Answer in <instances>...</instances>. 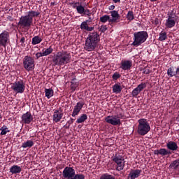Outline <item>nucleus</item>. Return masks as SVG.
Here are the masks:
<instances>
[{
	"mask_svg": "<svg viewBox=\"0 0 179 179\" xmlns=\"http://www.w3.org/2000/svg\"><path fill=\"white\" fill-rule=\"evenodd\" d=\"M114 9H115V6L112 5L109 6V10H114Z\"/></svg>",
	"mask_w": 179,
	"mask_h": 179,
	"instance_id": "nucleus-48",
	"label": "nucleus"
},
{
	"mask_svg": "<svg viewBox=\"0 0 179 179\" xmlns=\"http://www.w3.org/2000/svg\"><path fill=\"white\" fill-rule=\"evenodd\" d=\"M7 19L8 20H10V22H13V16L9 15V16L7 17Z\"/></svg>",
	"mask_w": 179,
	"mask_h": 179,
	"instance_id": "nucleus-47",
	"label": "nucleus"
},
{
	"mask_svg": "<svg viewBox=\"0 0 179 179\" xmlns=\"http://www.w3.org/2000/svg\"><path fill=\"white\" fill-rule=\"evenodd\" d=\"M70 121L73 122V121H75V119L71 118V119H70Z\"/></svg>",
	"mask_w": 179,
	"mask_h": 179,
	"instance_id": "nucleus-55",
	"label": "nucleus"
},
{
	"mask_svg": "<svg viewBox=\"0 0 179 179\" xmlns=\"http://www.w3.org/2000/svg\"><path fill=\"white\" fill-rule=\"evenodd\" d=\"M83 106H85V102L83 101H80L76 103V105L74 106L73 113H72V117H76L80 113V110L83 108Z\"/></svg>",
	"mask_w": 179,
	"mask_h": 179,
	"instance_id": "nucleus-12",
	"label": "nucleus"
},
{
	"mask_svg": "<svg viewBox=\"0 0 179 179\" xmlns=\"http://www.w3.org/2000/svg\"><path fill=\"white\" fill-rule=\"evenodd\" d=\"M154 155H161L162 156H167V155H171V151H169L166 148H161L154 151Z\"/></svg>",
	"mask_w": 179,
	"mask_h": 179,
	"instance_id": "nucleus-18",
	"label": "nucleus"
},
{
	"mask_svg": "<svg viewBox=\"0 0 179 179\" xmlns=\"http://www.w3.org/2000/svg\"><path fill=\"white\" fill-rule=\"evenodd\" d=\"M23 66L24 69L27 71V72L33 71L35 66L34 59L30 56H25L23 59Z\"/></svg>",
	"mask_w": 179,
	"mask_h": 179,
	"instance_id": "nucleus-9",
	"label": "nucleus"
},
{
	"mask_svg": "<svg viewBox=\"0 0 179 179\" xmlns=\"http://www.w3.org/2000/svg\"><path fill=\"white\" fill-rule=\"evenodd\" d=\"M148 37H149V34H148L147 31H141L138 32H135L134 34V42L131 45L134 47H139L141 44H143L146 40H148Z\"/></svg>",
	"mask_w": 179,
	"mask_h": 179,
	"instance_id": "nucleus-4",
	"label": "nucleus"
},
{
	"mask_svg": "<svg viewBox=\"0 0 179 179\" xmlns=\"http://www.w3.org/2000/svg\"><path fill=\"white\" fill-rule=\"evenodd\" d=\"M72 179H85V175H83V174H75Z\"/></svg>",
	"mask_w": 179,
	"mask_h": 179,
	"instance_id": "nucleus-39",
	"label": "nucleus"
},
{
	"mask_svg": "<svg viewBox=\"0 0 179 179\" xmlns=\"http://www.w3.org/2000/svg\"><path fill=\"white\" fill-rule=\"evenodd\" d=\"M75 176V169L72 167L66 166L63 171L64 178L71 179Z\"/></svg>",
	"mask_w": 179,
	"mask_h": 179,
	"instance_id": "nucleus-11",
	"label": "nucleus"
},
{
	"mask_svg": "<svg viewBox=\"0 0 179 179\" xmlns=\"http://www.w3.org/2000/svg\"><path fill=\"white\" fill-rule=\"evenodd\" d=\"M115 3H117V2H121V0H113Z\"/></svg>",
	"mask_w": 179,
	"mask_h": 179,
	"instance_id": "nucleus-52",
	"label": "nucleus"
},
{
	"mask_svg": "<svg viewBox=\"0 0 179 179\" xmlns=\"http://www.w3.org/2000/svg\"><path fill=\"white\" fill-rule=\"evenodd\" d=\"M26 41V38L24 37L21 38L20 43H21L22 47L24 45V42Z\"/></svg>",
	"mask_w": 179,
	"mask_h": 179,
	"instance_id": "nucleus-46",
	"label": "nucleus"
},
{
	"mask_svg": "<svg viewBox=\"0 0 179 179\" xmlns=\"http://www.w3.org/2000/svg\"><path fill=\"white\" fill-rule=\"evenodd\" d=\"M99 41L100 36L99 34H97V32L90 33L85 41L84 49L85 51H94Z\"/></svg>",
	"mask_w": 179,
	"mask_h": 179,
	"instance_id": "nucleus-1",
	"label": "nucleus"
},
{
	"mask_svg": "<svg viewBox=\"0 0 179 179\" xmlns=\"http://www.w3.org/2000/svg\"><path fill=\"white\" fill-rule=\"evenodd\" d=\"M11 89L15 93H24V90H26V83L23 80H17L13 83Z\"/></svg>",
	"mask_w": 179,
	"mask_h": 179,
	"instance_id": "nucleus-8",
	"label": "nucleus"
},
{
	"mask_svg": "<svg viewBox=\"0 0 179 179\" xmlns=\"http://www.w3.org/2000/svg\"><path fill=\"white\" fill-rule=\"evenodd\" d=\"M167 75L168 76H170L171 78H173V76H177V71H174V67H170L167 70Z\"/></svg>",
	"mask_w": 179,
	"mask_h": 179,
	"instance_id": "nucleus-26",
	"label": "nucleus"
},
{
	"mask_svg": "<svg viewBox=\"0 0 179 179\" xmlns=\"http://www.w3.org/2000/svg\"><path fill=\"white\" fill-rule=\"evenodd\" d=\"M110 20H111L110 15H103L100 17V22H101V23H106V22H110Z\"/></svg>",
	"mask_w": 179,
	"mask_h": 179,
	"instance_id": "nucleus-32",
	"label": "nucleus"
},
{
	"mask_svg": "<svg viewBox=\"0 0 179 179\" xmlns=\"http://www.w3.org/2000/svg\"><path fill=\"white\" fill-rule=\"evenodd\" d=\"M75 5H79V2L76 3Z\"/></svg>",
	"mask_w": 179,
	"mask_h": 179,
	"instance_id": "nucleus-56",
	"label": "nucleus"
},
{
	"mask_svg": "<svg viewBox=\"0 0 179 179\" xmlns=\"http://www.w3.org/2000/svg\"><path fill=\"white\" fill-rule=\"evenodd\" d=\"M2 118V115L0 114V120Z\"/></svg>",
	"mask_w": 179,
	"mask_h": 179,
	"instance_id": "nucleus-57",
	"label": "nucleus"
},
{
	"mask_svg": "<svg viewBox=\"0 0 179 179\" xmlns=\"http://www.w3.org/2000/svg\"><path fill=\"white\" fill-rule=\"evenodd\" d=\"M166 148L172 152H176L178 149V145L174 141H169L166 143Z\"/></svg>",
	"mask_w": 179,
	"mask_h": 179,
	"instance_id": "nucleus-19",
	"label": "nucleus"
},
{
	"mask_svg": "<svg viewBox=\"0 0 179 179\" xmlns=\"http://www.w3.org/2000/svg\"><path fill=\"white\" fill-rule=\"evenodd\" d=\"M86 120H87V115L83 114L76 120V122L77 124H82L85 122Z\"/></svg>",
	"mask_w": 179,
	"mask_h": 179,
	"instance_id": "nucleus-28",
	"label": "nucleus"
},
{
	"mask_svg": "<svg viewBox=\"0 0 179 179\" xmlns=\"http://www.w3.org/2000/svg\"><path fill=\"white\" fill-rule=\"evenodd\" d=\"M78 83H76V84H71V90L73 92H75V90H76V87H78Z\"/></svg>",
	"mask_w": 179,
	"mask_h": 179,
	"instance_id": "nucleus-42",
	"label": "nucleus"
},
{
	"mask_svg": "<svg viewBox=\"0 0 179 179\" xmlns=\"http://www.w3.org/2000/svg\"><path fill=\"white\" fill-rule=\"evenodd\" d=\"M67 124H68V125H72V124H73V122L71 120H69L67 122Z\"/></svg>",
	"mask_w": 179,
	"mask_h": 179,
	"instance_id": "nucleus-50",
	"label": "nucleus"
},
{
	"mask_svg": "<svg viewBox=\"0 0 179 179\" xmlns=\"http://www.w3.org/2000/svg\"><path fill=\"white\" fill-rule=\"evenodd\" d=\"M0 131H1L0 135H6L8 132H10V131L8 129V127L6 125H3L1 128H0Z\"/></svg>",
	"mask_w": 179,
	"mask_h": 179,
	"instance_id": "nucleus-33",
	"label": "nucleus"
},
{
	"mask_svg": "<svg viewBox=\"0 0 179 179\" xmlns=\"http://www.w3.org/2000/svg\"><path fill=\"white\" fill-rule=\"evenodd\" d=\"M0 106H1V102H0Z\"/></svg>",
	"mask_w": 179,
	"mask_h": 179,
	"instance_id": "nucleus-58",
	"label": "nucleus"
},
{
	"mask_svg": "<svg viewBox=\"0 0 179 179\" xmlns=\"http://www.w3.org/2000/svg\"><path fill=\"white\" fill-rule=\"evenodd\" d=\"M85 22H87V23H90L92 22V17H90L89 19Z\"/></svg>",
	"mask_w": 179,
	"mask_h": 179,
	"instance_id": "nucleus-51",
	"label": "nucleus"
},
{
	"mask_svg": "<svg viewBox=\"0 0 179 179\" xmlns=\"http://www.w3.org/2000/svg\"><path fill=\"white\" fill-rule=\"evenodd\" d=\"M128 20H134V12L133 11H129L127 16Z\"/></svg>",
	"mask_w": 179,
	"mask_h": 179,
	"instance_id": "nucleus-37",
	"label": "nucleus"
},
{
	"mask_svg": "<svg viewBox=\"0 0 179 179\" xmlns=\"http://www.w3.org/2000/svg\"><path fill=\"white\" fill-rule=\"evenodd\" d=\"M138 122L137 134L141 136H145L150 131V124L146 119H140Z\"/></svg>",
	"mask_w": 179,
	"mask_h": 179,
	"instance_id": "nucleus-5",
	"label": "nucleus"
},
{
	"mask_svg": "<svg viewBox=\"0 0 179 179\" xmlns=\"http://www.w3.org/2000/svg\"><path fill=\"white\" fill-rule=\"evenodd\" d=\"M33 121V115L30 112H27L22 115V124H30Z\"/></svg>",
	"mask_w": 179,
	"mask_h": 179,
	"instance_id": "nucleus-13",
	"label": "nucleus"
},
{
	"mask_svg": "<svg viewBox=\"0 0 179 179\" xmlns=\"http://www.w3.org/2000/svg\"><path fill=\"white\" fill-rule=\"evenodd\" d=\"M69 127H71V125L69 124L68 126H66L65 128H66V129H69Z\"/></svg>",
	"mask_w": 179,
	"mask_h": 179,
	"instance_id": "nucleus-54",
	"label": "nucleus"
},
{
	"mask_svg": "<svg viewBox=\"0 0 179 179\" xmlns=\"http://www.w3.org/2000/svg\"><path fill=\"white\" fill-rule=\"evenodd\" d=\"M167 39V33L166 32H161L159 34V41H164V40Z\"/></svg>",
	"mask_w": 179,
	"mask_h": 179,
	"instance_id": "nucleus-30",
	"label": "nucleus"
},
{
	"mask_svg": "<svg viewBox=\"0 0 179 179\" xmlns=\"http://www.w3.org/2000/svg\"><path fill=\"white\" fill-rule=\"evenodd\" d=\"M39 15L40 12L38 11H29L27 15L22 16L20 18L19 26H21V27H31L33 24V17H37Z\"/></svg>",
	"mask_w": 179,
	"mask_h": 179,
	"instance_id": "nucleus-3",
	"label": "nucleus"
},
{
	"mask_svg": "<svg viewBox=\"0 0 179 179\" xmlns=\"http://www.w3.org/2000/svg\"><path fill=\"white\" fill-rule=\"evenodd\" d=\"M122 90V87H121V85L118 83H116L113 86V93H116V94H118V93H121Z\"/></svg>",
	"mask_w": 179,
	"mask_h": 179,
	"instance_id": "nucleus-23",
	"label": "nucleus"
},
{
	"mask_svg": "<svg viewBox=\"0 0 179 179\" xmlns=\"http://www.w3.org/2000/svg\"><path fill=\"white\" fill-rule=\"evenodd\" d=\"M52 51H54V50L52 49V48L50 47L49 48L45 49L43 52V55H44V57H47V55H50V54H52Z\"/></svg>",
	"mask_w": 179,
	"mask_h": 179,
	"instance_id": "nucleus-31",
	"label": "nucleus"
},
{
	"mask_svg": "<svg viewBox=\"0 0 179 179\" xmlns=\"http://www.w3.org/2000/svg\"><path fill=\"white\" fill-rule=\"evenodd\" d=\"M112 160L117 164V171H122L124 170V167H125V159L123 156L116 153L112 157Z\"/></svg>",
	"mask_w": 179,
	"mask_h": 179,
	"instance_id": "nucleus-6",
	"label": "nucleus"
},
{
	"mask_svg": "<svg viewBox=\"0 0 179 179\" xmlns=\"http://www.w3.org/2000/svg\"><path fill=\"white\" fill-rule=\"evenodd\" d=\"M76 10L78 13H79L80 15H82V13L85 12V7H83V6L82 5H80L76 7Z\"/></svg>",
	"mask_w": 179,
	"mask_h": 179,
	"instance_id": "nucleus-35",
	"label": "nucleus"
},
{
	"mask_svg": "<svg viewBox=\"0 0 179 179\" xmlns=\"http://www.w3.org/2000/svg\"><path fill=\"white\" fill-rule=\"evenodd\" d=\"M120 68L123 71H129L132 68V61L131 60H123L120 63Z\"/></svg>",
	"mask_w": 179,
	"mask_h": 179,
	"instance_id": "nucleus-14",
	"label": "nucleus"
},
{
	"mask_svg": "<svg viewBox=\"0 0 179 179\" xmlns=\"http://www.w3.org/2000/svg\"><path fill=\"white\" fill-rule=\"evenodd\" d=\"M75 80H76V78H73L71 80V85H75V84L78 83Z\"/></svg>",
	"mask_w": 179,
	"mask_h": 179,
	"instance_id": "nucleus-49",
	"label": "nucleus"
},
{
	"mask_svg": "<svg viewBox=\"0 0 179 179\" xmlns=\"http://www.w3.org/2000/svg\"><path fill=\"white\" fill-rule=\"evenodd\" d=\"M62 117H64V113H62V110H56L53 113V121L55 122H59L62 119Z\"/></svg>",
	"mask_w": 179,
	"mask_h": 179,
	"instance_id": "nucleus-16",
	"label": "nucleus"
},
{
	"mask_svg": "<svg viewBox=\"0 0 179 179\" xmlns=\"http://www.w3.org/2000/svg\"><path fill=\"white\" fill-rule=\"evenodd\" d=\"M165 26L168 27V29H171L176 26V20H174V17L172 14L168 16V19L166 20Z\"/></svg>",
	"mask_w": 179,
	"mask_h": 179,
	"instance_id": "nucleus-15",
	"label": "nucleus"
},
{
	"mask_svg": "<svg viewBox=\"0 0 179 179\" xmlns=\"http://www.w3.org/2000/svg\"><path fill=\"white\" fill-rule=\"evenodd\" d=\"M139 93L141 92L136 88H135L131 92V96L132 97H137Z\"/></svg>",
	"mask_w": 179,
	"mask_h": 179,
	"instance_id": "nucleus-38",
	"label": "nucleus"
},
{
	"mask_svg": "<svg viewBox=\"0 0 179 179\" xmlns=\"http://www.w3.org/2000/svg\"><path fill=\"white\" fill-rule=\"evenodd\" d=\"M41 41H43V39L40 36H36L32 38L31 44L32 45H36L37 44H40Z\"/></svg>",
	"mask_w": 179,
	"mask_h": 179,
	"instance_id": "nucleus-25",
	"label": "nucleus"
},
{
	"mask_svg": "<svg viewBox=\"0 0 179 179\" xmlns=\"http://www.w3.org/2000/svg\"><path fill=\"white\" fill-rule=\"evenodd\" d=\"M176 75L179 76V67L176 69Z\"/></svg>",
	"mask_w": 179,
	"mask_h": 179,
	"instance_id": "nucleus-53",
	"label": "nucleus"
},
{
	"mask_svg": "<svg viewBox=\"0 0 179 179\" xmlns=\"http://www.w3.org/2000/svg\"><path fill=\"white\" fill-rule=\"evenodd\" d=\"M100 179H115V177L108 173H105L100 177Z\"/></svg>",
	"mask_w": 179,
	"mask_h": 179,
	"instance_id": "nucleus-34",
	"label": "nucleus"
},
{
	"mask_svg": "<svg viewBox=\"0 0 179 179\" xmlns=\"http://www.w3.org/2000/svg\"><path fill=\"white\" fill-rule=\"evenodd\" d=\"M45 97H47L48 99H51V97H52V96L54 95V90H52V89L51 88L45 89Z\"/></svg>",
	"mask_w": 179,
	"mask_h": 179,
	"instance_id": "nucleus-27",
	"label": "nucleus"
},
{
	"mask_svg": "<svg viewBox=\"0 0 179 179\" xmlns=\"http://www.w3.org/2000/svg\"><path fill=\"white\" fill-rule=\"evenodd\" d=\"M141 173H142L141 170L139 169H131L130 173L129 174V177L131 179L138 178L141 176Z\"/></svg>",
	"mask_w": 179,
	"mask_h": 179,
	"instance_id": "nucleus-17",
	"label": "nucleus"
},
{
	"mask_svg": "<svg viewBox=\"0 0 179 179\" xmlns=\"http://www.w3.org/2000/svg\"><path fill=\"white\" fill-rule=\"evenodd\" d=\"M36 59H38V58H41V57H44V55L43 52H37L36 54Z\"/></svg>",
	"mask_w": 179,
	"mask_h": 179,
	"instance_id": "nucleus-44",
	"label": "nucleus"
},
{
	"mask_svg": "<svg viewBox=\"0 0 179 179\" xmlns=\"http://www.w3.org/2000/svg\"><path fill=\"white\" fill-rule=\"evenodd\" d=\"M179 166V159H176L173 161L170 165L169 167L171 169H178Z\"/></svg>",
	"mask_w": 179,
	"mask_h": 179,
	"instance_id": "nucleus-29",
	"label": "nucleus"
},
{
	"mask_svg": "<svg viewBox=\"0 0 179 179\" xmlns=\"http://www.w3.org/2000/svg\"><path fill=\"white\" fill-rule=\"evenodd\" d=\"M110 15H111L113 19H110L109 20L110 22L114 23L115 22H117V20H118V19H120V14H118V11H117V10L110 11Z\"/></svg>",
	"mask_w": 179,
	"mask_h": 179,
	"instance_id": "nucleus-21",
	"label": "nucleus"
},
{
	"mask_svg": "<svg viewBox=\"0 0 179 179\" xmlns=\"http://www.w3.org/2000/svg\"><path fill=\"white\" fill-rule=\"evenodd\" d=\"M8 43H9V33L8 31H3L0 34V47L6 48Z\"/></svg>",
	"mask_w": 179,
	"mask_h": 179,
	"instance_id": "nucleus-10",
	"label": "nucleus"
},
{
	"mask_svg": "<svg viewBox=\"0 0 179 179\" xmlns=\"http://www.w3.org/2000/svg\"><path fill=\"white\" fill-rule=\"evenodd\" d=\"M83 13V15H87V16H90V10L89 9L84 10V12Z\"/></svg>",
	"mask_w": 179,
	"mask_h": 179,
	"instance_id": "nucleus-45",
	"label": "nucleus"
},
{
	"mask_svg": "<svg viewBox=\"0 0 179 179\" xmlns=\"http://www.w3.org/2000/svg\"><path fill=\"white\" fill-rule=\"evenodd\" d=\"M34 145V142L31 140H27L26 142L23 143L22 145V148L26 149V148H31Z\"/></svg>",
	"mask_w": 179,
	"mask_h": 179,
	"instance_id": "nucleus-24",
	"label": "nucleus"
},
{
	"mask_svg": "<svg viewBox=\"0 0 179 179\" xmlns=\"http://www.w3.org/2000/svg\"><path fill=\"white\" fill-rule=\"evenodd\" d=\"M136 88L141 92H142V90H143V89L146 88V84L142 83L140 85H138Z\"/></svg>",
	"mask_w": 179,
	"mask_h": 179,
	"instance_id": "nucleus-36",
	"label": "nucleus"
},
{
	"mask_svg": "<svg viewBox=\"0 0 179 179\" xmlns=\"http://www.w3.org/2000/svg\"><path fill=\"white\" fill-rule=\"evenodd\" d=\"M112 78L113 80H117V79H120V78H121V74L115 72V73H113Z\"/></svg>",
	"mask_w": 179,
	"mask_h": 179,
	"instance_id": "nucleus-40",
	"label": "nucleus"
},
{
	"mask_svg": "<svg viewBox=\"0 0 179 179\" xmlns=\"http://www.w3.org/2000/svg\"><path fill=\"white\" fill-rule=\"evenodd\" d=\"M10 173L11 174H20L22 173V167L17 165H13L10 168Z\"/></svg>",
	"mask_w": 179,
	"mask_h": 179,
	"instance_id": "nucleus-20",
	"label": "nucleus"
},
{
	"mask_svg": "<svg viewBox=\"0 0 179 179\" xmlns=\"http://www.w3.org/2000/svg\"><path fill=\"white\" fill-rule=\"evenodd\" d=\"M107 30V25H102L99 27V31L101 33H106Z\"/></svg>",
	"mask_w": 179,
	"mask_h": 179,
	"instance_id": "nucleus-41",
	"label": "nucleus"
},
{
	"mask_svg": "<svg viewBox=\"0 0 179 179\" xmlns=\"http://www.w3.org/2000/svg\"><path fill=\"white\" fill-rule=\"evenodd\" d=\"M71 53L67 51H62L59 52L54 56L52 59V62L54 65H57L58 66H61L62 65H66V64H69L71 62Z\"/></svg>",
	"mask_w": 179,
	"mask_h": 179,
	"instance_id": "nucleus-2",
	"label": "nucleus"
},
{
	"mask_svg": "<svg viewBox=\"0 0 179 179\" xmlns=\"http://www.w3.org/2000/svg\"><path fill=\"white\" fill-rule=\"evenodd\" d=\"M80 29L82 30H87V31H92L94 30V27H89V25H87V21H84L81 23Z\"/></svg>",
	"mask_w": 179,
	"mask_h": 179,
	"instance_id": "nucleus-22",
	"label": "nucleus"
},
{
	"mask_svg": "<svg viewBox=\"0 0 179 179\" xmlns=\"http://www.w3.org/2000/svg\"><path fill=\"white\" fill-rule=\"evenodd\" d=\"M121 118H124L122 113H119L115 115L107 116L105 117V121L108 124H110L113 126L121 125Z\"/></svg>",
	"mask_w": 179,
	"mask_h": 179,
	"instance_id": "nucleus-7",
	"label": "nucleus"
},
{
	"mask_svg": "<svg viewBox=\"0 0 179 179\" xmlns=\"http://www.w3.org/2000/svg\"><path fill=\"white\" fill-rule=\"evenodd\" d=\"M143 73L145 75H149V73H150V69H149L148 67H145L143 71Z\"/></svg>",
	"mask_w": 179,
	"mask_h": 179,
	"instance_id": "nucleus-43",
	"label": "nucleus"
}]
</instances>
